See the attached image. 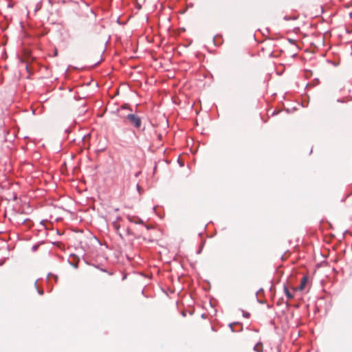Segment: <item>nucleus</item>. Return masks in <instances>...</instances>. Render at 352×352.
Masks as SVG:
<instances>
[{"label":"nucleus","mask_w":352,"mask_h":352,"mask_svg":"<svg viewBox=\"0 0 352 352\" xmlns=\"http://www.w3.org/2000/svg\"><path fill=\"white\" fill-rule=\"evenodd\" d=\"M94 86H95L96 87H97L98 86V83H97L96 82H94Z\"/></svg>","instance_id":"nucleus-8"},{"label":"nucleus","mask_w":352,"mask_h":352,"mask_svg":"<svg viewBox=\"0 0 352 352\" xmlns=\"http://www.w3.org/2000/svg\"><path fill=\"white\" fill-rule=\"evenodd\" d=\"M284 292L288 300H292L294 298V295L289 291L286 286H284Z\"/></svg>","instance_id":"nucleus-5"},{"label":"nucleus","mask_w":352,"mask_h":352,"mask_svg":"<svg viewBox=\"0 0 352 352\" xmlns=\"http://www.w3.org/2000/svg\"><path fill=\"white\" fill-rule=\"evenodd\" d=\"M113 227L116 230H118L120 228V226L116 223V222H113Z\"/></svg>","instance_id":"nucleus-7"},{"label":"nucleus","mask_w":352,"mask_h":352,"mask_svg":"<svg viewBox=\"0 0 352 352\" xmlns=\"http://www.w3.org/2000/svg\"><path fill=\"white\" fill-rule=\"evenodd\" d=\"M104 50L102 45L98 49L93 47L89 49V67H96L102 62Z\"/></svg>","instance_id":"nucleus-1"},{"label":"nucleus","mask_w":352,"mask_h":352,"mask_svg":"<svg viewBox=\"0 0 352 352\" xmlns=\"http://www.w3.org/2000/svg\"><path fill=\"white\" fill-rule=\"evenodd\" d=\"M126 118L129 120L130 123L133 124L135 127H140L141 120L139 117L136 116L134 114H129Z\"/></svg>","instance_id":"nucleus-2"},{"label":"nucleus","mask_w":352,"mask_h":352,"mask_svg":"<svg viewBox=\"0 0 352 352\" xmlns=\"http://www.w3.org/2000/svg\"><path fill=\"white\" fill-rule=\"evenodd\" d=\"M263 344H261V343H258L255 346H254V350L256 351V352H263Z\"/></svg>","instance_id":"nucleus-6"},{"label":"nucleus","mask_w":352,"mask_h":352,"mask_svg":"<svg viewBox=\"0 0 352 352\" xmlns=\"http://www.w3.org/2000/svg\"><path fill=\"white\" fill-rule=\"evenodd\" d=\"M89 241L91 242L92 246L99 245L100 248L102 249L101 244L96 236H92L89 238Z\"/></svg>","instance_id":"nucleus-4"},{"label":"nucleus","mask_w":352,"mask_h":352,"mask_svg":"<svg viewBox=\"0 0 352 352\" xmlns=\"http://www.w3.org/2000/svg\"><path fill=\"white\" fill-rule=\"evenodd\" d=\"M307 283V278L306 276L302 277L300 281V285L298 287V289H294L295 290L298 289L300 291H302L305 289L306 284Z\"/></svg>","instance_id":"nucleus-3"}]
</instances>
